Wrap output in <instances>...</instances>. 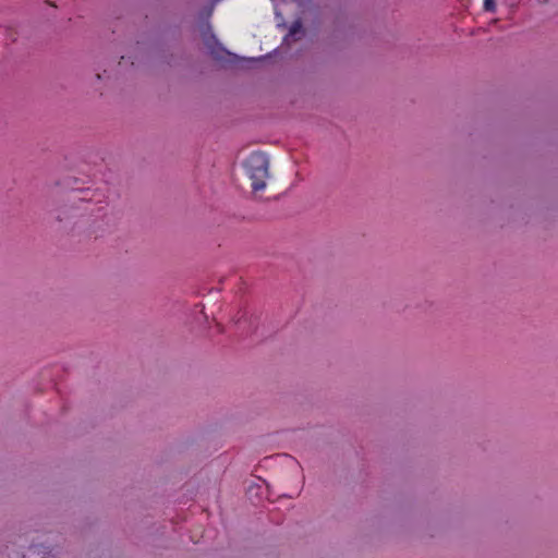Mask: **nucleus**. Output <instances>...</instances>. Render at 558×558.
I'll return each mask as SVG.
<instances>
[{
	"instance_id": "obj_1",
	"label": "nucleus",
	"mask_w": 558,
	"mask_h": 558,
	"mask_svg": "<svg viewBox=\"0 0 558 558\" xmlns=\"http://www.w3.org/2000/svg\"><path fill=\"white\" fill-rule=\"evenodd\" d=\"M246 173L252 181L254 191H262L266 187V180L269 177V159L262 151L252 153L245 162Z\"/></svg>"
},
{
	"instance_id": "obj_2",
	"label": "nucleus",
	"mask_w": 558,
	"mask_h": 558,
	"mask_svg": "<svg viewBox=\"0 0 558 558\" xmlns=\"http://www.w3.org/2000/svg\"><path fill=\"white\" fill-rule=\"evenodd\" d=\"M483 8L486 12H495L496 11L495 0H484Z\"/></svg>"
},
{
	"instance_id": "obj_3",
	"label": "nucleus",
	"mask_w": 558,
	"mask_h": 558,
	"mask_svg": "<svg viewBox=\"0 0 558 558\" xmlns=\"http://www.w3.org/2000/svg\"><path fill=\"white\" fill-rule=\"evenodd\" d=\"M301 29V23L300 22H295L291 28H290V35L291 36H294L296 33H299V31Z\"/></svg>"
},
{
	"instance_id": "obj_4",
	"label": "nucleus",
	"mask_w": 558,
	"mask_h": 558,
	"mask_svg": "<svg viewBox=\"0 0 558 558\" xmlns=\"http://www.w3.org/2000/svg\"><path fill=\"white\" fill-rule=\"evenodd\" d=\"M210 41H215V37L214 36L210 39L206 40V46L210 47Z\"/></svg>"
}]
</instances>
